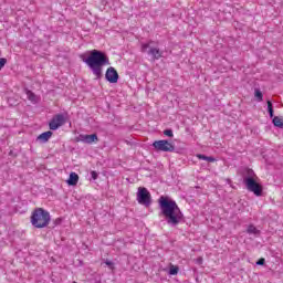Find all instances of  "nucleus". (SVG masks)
<instances>
[{"mask_svg":"<svg viewBox=\"0 0 283 283\" xmlns=\"http://www.w3.org/2000/svg\"><path fill=\"white\" fill-rule=\"evenodd\" d=\"M158 205L160 209L159 216L165 218L169 227H178L185 220V214H182L180 207H178L174 199L161 196L158 199Z\"/></svg>","mask_w":283,"mask_h":283,"instance_id":"obj_1","label":"nucleus"},{"mask_svg":"<svg viewBox=\"0 0 283 283\" xmlns=\"http://www.w3.org/2000/svg\"><path fill=\"white\" fill-rule=\"evenodd\" d=\"M80 59L87 65V67H90L97 80L103 78V67H105V65H109V59L104 52L92 50L87 57L85 54H82Z\"/></svg>","mask_w":283,"mask_h":283,"instance_id":"obj_2","label":"nucleus"},{"mask_svg":"<svg viewBox=\"0 0 283 283\" xmlns=\"http://www.w3.org/2000/svg\"><path fill=\"white\" fill-rule=\"evenodd\" d=\"M243 182L248 191H251V193H254L256 197L262 196L264 188L262 187V184H260V178H258V175H255L253 169H248L247 176L243 178Z\"/></svg>","mask_w":283,"mask_h":283,"instance_id":"obj_3","label":"nucleus"},{"mask_svg":"<svg viewBox=\"0 0 283 283\" xmlns=\"http://www.w3.org/2000/svg\"><path fill=\"white\" fill-rule=\"evenodd\" d=\"M50 220H52V217L50 216V212L43 208H36L31 216V224L35 229H45L48 224H50Z\"/></svg>","mask_w":283,"mask_h":283,"instance_id":"obj_4","label":"nucleus"},{"mask_svg":"<svg viewBox=\"0 0 283 283\" xmlns=\"http://www.w3.org/2000/svg\"><path fill=\"white\" fill-rule=\"evenodd\" d=\"M140 51L144 54H148V56H151L153 61H158L163 59V54H165V52L160 51V49L156 46V42L151 40L147 43H142Z\"/></svg>","mask_w":283,"mask_h":283,"instance_id":"obj_5","label":"nucleus"},{"mask_svg":"<svg viewBox=\"0 0 283 283\" xmlns=\"http://www.w3.org/2000/svg\"><path fill=\"white\" fill-rule=\"evenodd\" d=\"M153 147L155 151H165L169 154L176 151V146L167 139L155 140Z\"/></svg>","mask_w":283,"mask_h":283,"instance_id":"obj_6","label":"nucleus"},{"mask_svg":"<svg viewBox=\"0 0 283 283\" xmlns=\"http://www.w3.org/2000/svg\"><path fill=\"white\" fill-rule=\"evenodd\" d=\"M137 202L144 207H149L151 205V193L147 188L139 187L137 191Z\"/></svg>","mask_w":283,"mask_h":283,"instance_id":"obj_7","label":"nucleus"},{"mask_svg":"<svg viewBox=\"0 0 283 283\" xmlns=\"http://www.w3.org/2000/svg\"><path fill=\"white\" fill-rule=\"evenodd\" d=\"M65 123H66L65 115L56 114L55 116H53V118L49 123V127L50 129H52V132H56V129H59V127H63Z\"/></svg>","mask_w":283,"mask_h":283,"instance_id":"obj_8","label":"nucleus"},{"mask_svg":"<svg viewBox=\"0 0 283 283\" xmlns=\"http://www.w3.org/2000/svg\"><path fill=\"white\" fill-rule=\"evenodd\" d=\"M106 81L108 83H118V72L113 66L108 67L105 74Z\"/></svg>","mask_w":283,"mask_h":283,"instance_id":"obj_9","label":"nucleus"},{"mask_svg":"<svg viewBox=\"0 0 283 283\" xmlns=\"http://www.w3.org/2000/svg\"><path fill=\"white\" fill-rule=\"evenodd\" d=\"M78 140L81 143H85L86 145H92V143H98V135H96V134H92V135L81 134L78 136Z\"/></svg>","mask_w":283,"mask_h":283,"instance_id":"obj_10","label":"nucleus"},{"mask_svg":"<svg viewBox=\"0 0 283 283\" xmlns=\"http://www.w3.org/2000/svg\"><path fill=\"white\" fill-rule=\"evenodd\" d=\"M66 182L70 185V187H75V185H78V174L71 172Z\"/></svg>","mask_w":283,"mask_h":283,"instance_id":"obj_11","label":"nucleus"},{"mask_svg":"<svg viewBox=\"0 0 283 283\" xmlns=\"http://www.w3.org/2000/svg\"><path fill=\"white\" fill-rule=\"evenodd\" d=\"M50 138H52L51 130L44 132L38 136V140H40V143H48V140H50Z\"/></svg>","mask_w":283,"mask_h":283,"instance_id":"obj_12","label":"nucleus"},{"mask_svg":"<svg viewBox=\"0 0 283 283\" xmlns=\"http://www.w3.org/2000/svg\"><path fill=\"white\" fill-rule=\"evenodd\" d=\"M247 233H249V235H254L255 238H258L260 235V230L255 228V226L250 224L248 226Z\"/></svg>","mask_w":283,"mask_h":283,"instance_id":"obj_13","label":"nucleus"},{"mask_svg":"<svg viewBox=\"0 0 283 283\" xmlns=\"http://www.w3.org/2000/svg\"><path fill=\"white\" fill-rule=\"evenodd\" d=\"M25 94L28 99L31 101L33 104L39 103V97L32 91L25 90Z\"/></svg>","mask_w":283,"mask_h":283,"instance_id":"obj_14","label":"nucleus"},{"mask_svg":"<svg viewBox=\"0 0 283 283\" xmlns=\"http://www.w3.org/2000/svg\"><path fill=\"white\" fill-rule=\"evenodd\" d=\"M272 123L274 127H280V129H283V122L280 117L277 116L273 117Z\"/></svg>","mask_w":283,"mask_h":283,"instance_id":"obj_15","label":"nucleus"},{"mask_svg":"<svg viewBox=\"0 0 283 283\" xmlns=\"http://www.w3.org/2000/svg\"><path fill=\"white\" fill-rule=\"evenodd\" d=\"M197 158H199V160H207V163H216V158L206 155H197Z\"/></svg>","mask_w":283,"mask_h":283,"instance_id":"obj_16","label":"nucleus"},{"mask_svg":"<svg viewBox=\"0 0 283 283\" xmlns=\"http://www.w3.org/2000/svg\"><path fill=\"white\" fill-rule=\"evenodd\" d=\"M178 271H180L178 265H170V268H169V275H178Z\"/></svg>","mask_w":283,"mask_h":283,"instance_id":"obj_17","label":"nucleus"},{"mask_svg":"<svg viewBox=\"0 0 283 283\" xmlns=\"http://www.w3.org/2000/svg\"><path fill=\"white\" fill-rule=\"evenodd\" d=\"M254 96H255V98H258L259 103H261V101H262V98H263L262 91L255 88V91H254Z\"/></svg>","mask_w":283,"mask_h":283,"instance_id":"obj_18","label":"nucleus"},{"mask_svg":"<svg viewBox=\"0 0 283 283\" xmlns=\"http://www.w3.org/2000/svg\"><path fill=\"white\" fill-rule=\"evenodd\" d=\"M268 112L270 114V118H273V103L271 101H268Z\"/></svg>","mask_w":283,"mask_h":283,"instance_id":"obj_19","label":"nucleus"},{"mask_svg":"<svg viewBox=\"0 0 283 283\" xmlns=\"http://www.w3.org/2000/svg\"><path fill=\"white\" fill-rule=\"evenodd\" d=\"M164 136H168V138H174V130L171 129H165Z\"/></svg>","mask_w":283,"mask_h":283,"instance_id":"obj_20","label":"nucleus"},{"mask_svg":"<svg viewBox=\"0 0 283 283\" xmlns=\"http://www.w3.org/2000/svg\"><path fill=\"white\" fill-rule=\"evenodd\" d=\"M6 63H8V60L6 57H0V70H3V67H6Z\"/></svg>","mask_w":283,"mask_h":283,"instance_id":"obj_21","label":"nucleus"},{"mask_svg":"<svg viewBox=\"0 0 283 283\" xmlns=\"http://www.w3.org/2000/svg\"><path fill=\"white\" fill-rule=\"evenodd\" d=\"M265 262H266V260H265L264 258H261V259H259V260L256 261V265H258V266H264Z\"/></svg>","mask_w":283,"mask_h":283,"instance_id":"obj_22","label":"nucleus"},{"mask_svg":"<svg viewBox=\"0 0 283 283\" xmlns=\"http://www.w3.org/2000/svg\"><path fill=\"white\" fill-rule=\"evenodd\" d=\"M91 177L93 180H96L98 178V172H96L95 170L91 171Z\"/></svg>","mask_w":283,"mask_h":283,"instance_id":"obj_23","label":"nucleus"},{"mask_svg":"<svg viewBox=\"0 0 283 283\" xmlns=\"http://www.w3.org/2000/svg\"><path fill=\"white\" fill-rule=\"evenodd\" d=\"M106 266L111 268V270H114V262L112 261H105Z\"/></svg>","mask_w":283,"mask_h":283,"instance_id":"obj_24","label":"nucleus"}]
</instances>
